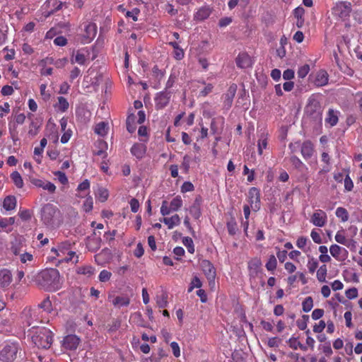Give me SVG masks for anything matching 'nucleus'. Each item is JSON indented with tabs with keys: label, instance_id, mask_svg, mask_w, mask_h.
I'll list each match as a JSON object with an SVG mask.
<instances>
[{
	"label": "nucleus",
	"instance_id": "14",
	"mask_svg": "<svg viewBox=\"0 0 362 362\" xmlns=\"http://www.w3.org/2000/svg\"><path fill=\"white\" fill-rule=\"evenodd\" d=\"M300 151L305 160L310 159L315 152L313 144L310 140L305 141L302 144Z\"/></svg>",
	"mask_w": 362,
	"mask_h": 362
},
{
	"label": "nucleus",
	"instance_id": "11",
	"mask_svg": "<svg viewBox=\"0 0 362 362\" xmlns=\"http://www.w3.org/2000/svg\"><path fill=\"white\" fill-rule=\"evenodd\" d=\"M108 300L117 308H120L123 306H127L130 303V299L127 296H115L111 294L108 296Z\"/></svg>",
	"mask_w": 362,
	"mask_h": 362
},
{
	"label": "nucleus",
	"instance_id": "20",
	"mask_svg": "<svg viewBox=\"0 0 362 362\" xmlns=\"http://www.w3.org/2000/svg\"><path fill=\"white\" fill-rule=\"evenodd\" d=\"M146 151V146L141 143L134 144L131 148V153L138 159L144 157Z\"/></svg>",
	"mask_w": 362,
	"mask_h": 362
},
{
	"label": "nucleus",
	"instance_id": "46",
	"mask_svg": "<svg viewBox=\"0 0 362 362\" xmlns=\"http://www.w3.org/2000/svg\"><path fill=\"white\" fill-rule=\"evenodd\" d=\"M267 146V140L264 137V136H262L261 138L258 141L257 146H258V152L259 155L262 154L263 149L266 148Z\"/></svg>",
	"mask_w": 362,
	"mask_h": 362
},
{
	"label": "nucleus",
	"instance_id": "23",
	"mask_svg": "<svg viewBox=\"0 0 362 362\" xmlns=\"http://www.w3.org/2000/svg\"><path fill=\"white\" fill-rule=\"evenodd\" d=\"M328 78L329 76L327 71L320 70L317 72L314 83L317 86H325L328 83Z\"/></svg>",
	"mask_w": 362,
	"mask_h": 362
},
{
	"label": "nucleus",
	"instance_id": "38",
	"mask_svg": "<svg viewBox=\"0 0 362 362\" xmlns=\"http://www.w3.org/2000/svg\"><path fill=\"white\" fill-rule=\"evenodd\" d=\"M288 343H289V346L296 350L298 348L300 349L301 350L303 351H306L307 350V347L304 345H303L300 341H298L297 340L296 338L295 337H291L289 340H288Z\"/></svg>",
	"mask_w": 362,
	"mask_h": 362
},
{
	"label": "nucleus",
	"instance_id": "62",
	"mask_svg": "<svg viewBox=\"0 0 362 362\" xmlns=\"http://www.w3.org/2000/svg\"><path fill=\"white\" fill-rule=\"evenodd\" d=\"M227 228L229 234L235 235L236 233V223L234 221L228 222L227 223Z\"/></svg>",
	"mask_w": 362,
	"mask_h": 362
},
{
	"label": "nucleus",
	"instance_id": "6",
	"mask_svg": "<svg viewBox=\"0 0 362 362\" xmlns=\"http://www.w3.org/2000/svg\"><path fill=\"white\" fill-rule=\"evenodd\" d=\"M305 112L314 118H318L321 115V106L315 98H310L305 107Z\"/></svg>",
	"mask_w": 362,
	"mask_h": 362
},
{
	"label": "nucleus",
	"instance_id": "30",
	"mask_svg": "<svg viewBox=\"0 0 362 362\" xmlns=\"http://www.w3.org/2000/svg\"><path fill=\"white\" fill-rule=\"evenodd\" d=\"M261 265L262 262L257 258L252 259L248 262V268L252 274H257Z\"/></svg>",
	"mask_w": 362,
	"mask_h": 362
},
{
	"label": "nucleus",
	"instance_id": "32",
	"mask_svg": "<svg viewBox=\"0 0 362 362\" xmlns=\"http://www.w3.org/2000/svg\"><path fill=\"white\" fill-rule=\"evenodd\" d=\"M135 115L134 114L129 115L127 118V129L129 132L133 133L136 130L135 125Z\"/></svg>",
	"mask_w": 362,
	"mask_h": 362
},
{
	"label": "nucleus",
	"instance_id": "24",
	"mask_svg": "<svg viewBox=\"0 0 362 362\" xmlns=\"http://www.w3.org/2000/svg\"><path fill=\"white\" fill-rule=\"evenodd\" d=\"M160 221L166 224L169 229H172L174 226L180 225V218L177 214H175L170 218H163Z\"/></svg>",
	"mask_w": 362,
	"mask_h": 362
},
{
	"label": "nucleus",
	"instance_id": "60",
	"mask_svg": "<svg viewBox=\"0 0 362 362\" xmlns=\"http://www.w3.org/2000/svg\"><path fill=\"white\" fill-rule=\"evenodd\" d=\"M326 324L323 320H320L318 325H315L313 327V332L315 333H320L325 328Z\"/></svg>",
	"mask_w": 362,
	"mask_h": 362
},
{
	"label": "nucleus",
	"instance_id": "49",
	"mask_svg": "<svg viewBox=\"0 0 362 362\" xmlns=\"http://www.w3.org/2000/svg\"><path fill=\"white\" fill-rule=\"evenodd\" d=\"M318 267V262L317 261L314 259L313 257L309 259L308 262V268L309 269V272L310 273H314L316 269Z\"/></svg>",
	"mask_w": 362,
	"mask_h": 362
},
{
	"label": "nucleus",
	"instance_id": "36",
	"mask_svg": "<svg viewBox=\"0 0 362 362\" xmlns=\"http://www.w3.org/2000/svg\"><path fill=\"white\" fill-rule=\"evenodd\" d=\"M11 177L17 187H18V188L23 187V179L18 172L15 171V172L12 173L11 175Z\"/></svg>",
	"mask_w": 362,
	"mask_h": 362
},
{
	"label": "nucleus",
	"instance_id": "31",
	"mask_svg": "<svg viewBox=\"0 0 362 362\" xmlns=\"http://www.w3.org/2000/svg\"><path fill=\"white\" fill-rule=\"evenodd\" d=\"M168 294L163 292L160 295L156 296V303L160 308H165L168 305Z\"/></svg>",
	"mask_w": 362,
	"mask_h": 362
},
{
	"label": "nucleus",
	"instance_id": "33",
	"mask_svg": "<svg viewBox=\"0 0 362 362\" xmlns=\"http://www.w3.org/2000/svg\"><path fill=\"white\" fill-rule=\"evenodd\" d=\"M182 206V200L180 196H177L170 202V207L173 211H177Z\"/></svg>",
	"mask_w": 362,
	"mask_h": 362
},
{
	"label": "nucleus",
	"instance_id": "25",
	"mask_svg": "<svg viewBox=\"0 0 362 362\" xmlns=\"http://www.w3.org/2000/svg\"><path fill=\"white\" fill-rule=\"evenodd\" d=\"M329 252L332 256L338 260L344 259V258H340V255L342 252H344L345 253L347 252L346 249L336 244L331 245Z\"/></svg>",
	"mask_w": 362,
	"mask_h": 362
},
{
	"label": "nucleus",
	"instance_id": "50",
	"mask_svg": "<svg viewBox=\"0 0 362 362\" xmlns=\"http://www.w3.org/2000/svg\"><path fill=\"white\" fill-rule=\"evenodd\" d=\"M290 160L292 165L297 169H300L304 165L303 162L296 156H292Z\"/></svg>",
	"mask_w": 362,
	"mask_h": 362
},
{
	"label": "nucleus",
	"instance_id": "29",
	"mask_svg": "<svg viewBox=\"0 0 362 362\" xmlns=\"http://www.w3.org/2000/svg\"><path fill=\"white\" fill-rule=\"evenodd\" d=\"M85 31L86 37L93 39L95 36L97 32L95 24L91 23H88L86 25Z\"/></svg>",
	"mask_w": 362,
	"mask_h": 362
},
{
	"label": "nucleus",
	"instance_id": "63",
	"mask_svg": "<svg viewBox=\"0 0 362 362\" xmlns=\"http://www.w3.org/2000/svg\"><path fill=\"white\" fill-rule=\"evenodd\" d=\"M1 92L3 95H11L13 93V88L11 86L6 85L3 86Z\"/></svg>",
	"mask_w": 362,
	"mask_h": 362
},
{
	"label": "nucleus",
	"instance_id": "19",
	"mask_svg": "<svg viewBox=\"0 0 362 362\" xmlns=\"http://www.w3.org/2000/svg\"><path fill=\"white\" fill-rule=\"evenodd\" d=\"M88 55L89 53H88V54H85L81 50L76 51L75 54L74 52H73L72 56L70 59V62L71 64L78 63L81 65H83L87 62Z\"/></svg>",
	"mask_w": 362,
	"mask_h": 362
},
{
	"label": "nucleus",
	"instance_id": "41",
	"mask_svg": "<svg viewBox=\"0 0 362 362\" xmlns=\"http://www.w3.org/2000/svg\"><path fill=\"white\" fill-rule=\"evenodd\" d=\"M327 267L326 265H322L320 267L317 272V278L319 281L324 282L325 281L326 274H327Z\"/></svg>",
	"mask_w": 362,
	"mask_h": 362
},
{
	"label": "nucleus",
	"instance_id": "10",
	"mask_svg": "<svg viewBox=\"0 0 362 362\" xmlns=\"http://www.w3.org/2000/svg\"><path fill=\"white\" fill-rule=\"evenodd\" d=\"M238 86L236 84H231L224 95L223 105L227 110L230 109L232 106L233 98L235 95Z\"/></svg>",
	"mask_w": 362,
	"mask_h": 362
},
{
	"label": "nucleus",
	"instance_id": "27",
	"mask_svg": "<svg viewBox=\"0 0 362 362\" xmlns=\"http://www.w3.org/2000/svg\"><path fill=\"white\" fill-rule=\"evenodd\" d=\"M211 8L209 7H202L196 13L195 18L197 20L203 21L207 18L211 14Z\"/></svg>",
	"mask_w": 362,
	"mask_h": 362
},
{
	"label": "nucleus",
	"instance_id": "37",
	"mask_svg": "<svg viewBox=\"0 0 362 362\" xmlns=\"http://www.w3.org/2000/svg\"><path fill=\"white\" fill-rule=\"evenodd\" d=\"M42 309L46 313H51L52 310V303L49 298H45L41 303L38 305V310Z\"/></svg>",
	"mask_w": 362,
	"mask_h": 362
},
{
	"label": "nucleus",
	"instance_id": "5",
	"mask_svg": "<svg viewBox=\"0 0 362 362\" xmlns=\"http://www.w3.org/2000/svg\"><path fill=\"white\" fill-rule=\"evenodd\" d=\"M333 13L342 20H346L351 12V4L349 1H339L332 8Z\"/></svg>",
	"mask_w": 362,
	"mask_h": 362
},
{
	"label": "nucleus",
	"instance_id": "8",
	"mask_svg": "<svg viewBox=\"0 0 362 362\" xmlns=\"http://www.w3.org/2000/svg\"><path fill=\"white\" fill-rule=\"evenodd\" d=\"M249 202L253 211H257L260 209V193L256 187H252L248 192Z\"/></svg>",
	"mask_w": 362,
	"mask_h": 362
},
{
	"label": "nucleus",
	"instance_id": "35",
	"mask_svg": "<svg viewBox=\"0 0 362 362\" xmlns=\"http://www.w3.org/2000/svg\"><path fill=\"white\" fill-rule=\"evenodd\" d=\"M57 106L59 110L64 112L69 109V104L65 98L60 96L58 97V104Z\"/></svg>",
	"mask_w": 362,
	"mask_h": 362
},
{
	"label": "nucleus",
	"instance_id": "12",
	"mask_svg": "<svg viewBox=\"0 0 362 362\" xmlns=\"http://www.w3.org/2000/svg\"><path fill=\"white\" fill-rule=\"evenodd\" d=\"M327 214L322 210H317L311 218V222L316 226L322 227L327 222Z\"/></svg>",
	"mask_w": 362,
	"mask_h": 362
},
{
	"label": "nucleus",
	"instance_id": "54",
	"mask_svg": "<svg viewBox=\"0 0 362 362\" xmlns=\"http://www.w3.org/2000/svg\"><path fill=\"white\" fill-rule=\"evenodd\" d=\"M281 340L278 337H272L269 339L267 341V345L271 348L278 347L281 343Z\"/></svg>",
	"mask_w": 362,
	"mask_h": 362
},
{
	"label": "nucleus",
	"instance_id": "28",
	"mask_svg": "<svg viewBox=\"0 0 362 362\" xmlns=\"http://www.w3.org/2000/svg\"><path fill=\"white\" fill-rule=\"evenodd\" d=\"M108 129V124L106 122H101L98 123L95 127V133L101 136H104L107 134Z\"/></svg>",
	"mask_w": 362,
	"mask_h": 362
},
{
	"label": "nucleus",
	"instance_id": "13",
	"mask_svg": "<svg viewBox=\"0 0 362 362\" xmlns=\"http://www.w3.org/2000/svg\"><path fill=\"white\" fill-rule=\"evenodd\" d=\"M95 235V233L94 232L93 236H89L86 239V247L91 252H96L101 246V238Z\"/></svg>",
	"mask_w": 362,
	"mask_h": 362
},
{
	"label": "nucleus",
	"instance_id": "42",
	"mask_svg": "<svg viewBox=\"0 0 362 362\" xmlns=\"http://www.w3.org/2000/svg\"><path fill=\"white\" fill-rule=\"evenodd\" d=\"M303 310L305 313H308L311 310L313 306V301L311 297H307L302 303Z\"/></svg>",
	"mask_w": 362,
	"mask_h": 362
},
{
	"label": "nucleus",
	"instance_id": "2",
	"mask_svg": "<svg viewBox=\"0 0 362 362\" xmlns=\"http://www.w3.org/2000/svg\"><path fill=\"white\" fill-rule=\"evenodd\" d=\"M41 220L48 227H58L61 223V212L54 204H46L41 209Z\"/></svg>",
	"mask_w": 362,
	"mask_h": 362
},
{
	"label": "nucleus",
	"instance_id": "39",
	"mask_svg": "<svg viewBox=\"0 0 362 362\" xmlns=\"http://www.w3.org/2000/svg\"><path fill=\"white\" fill-rule=\"evenodd\" d=\"M277 261L274 255L269 256L265 267L268 271H274L276 268Z\"/></svg>",
	"mask_w": 362,
	"mask_h": 362
},
{
	"label": "nucleus",
	"instance_id": "15",
	"mask_svg": "<svg viewBox=\"0 0 362 362\" xmlns=\"http://www.w3.org/2000/svg\"><path fill=\"white\" fill-rule=\"evenodd\" d=\"M78 344L79 339L74 334L66 336L63 340V346L66 349H76Z\"/></svg>",
	"mask_w": 362,
	"mask_h": 362
},
{
	"label": "nucleus",
	"instance_id": "45",
	"mask_svg": "<svg viewBox=\"0 0 362 362\" xmlns=\"http://www.w3.org/2000/svg\"><path fill=\"white\" fill-rule=\"evenodd\" d=\"M93 202L91 197L86 199L83 204V209L86 212H90L93 209Z\"/></svg>",
	"mask_w": 362,
	"mask_h": 362
},
{
	"label": "nucleus",
	"instance_id": "1",
	"mask_svg": "<svg viewBox=\"0 0 362 362\" xmlns=\"http://www.w3.org/2000/svg\"><path fill=\"white\" fill-rule=\"evenodd\" d=\"M38 281L42 287L49 291L58 290L62 284L59 271L52 268L40 272Z\"/></svg>",
	"mask_w": 362,
	"mask_h": 362
},
{
	"label": "nucleus",
	"instance_id": "22",
	"mask_svg": "<svg viewBox=\"0 0 362 362\" xmlns=\"http://www.w3.org/2000/svg\"><path fill=\"white\" fill-rule=\"evenodd\" d=\"M95 259L98 264L108 262L112 259V252L110 249L105 248L95 256Z\"/></svg>",
	"mask_w": 362,
	"mask_h": 362
},
{
	"label": "nucleus",
	"instance_id": "40",
	"mask_svg": "<svg viewBox=\"0 0 362 362\" xmlns=\"http://www.w3.org/2000/svg\"><path fill=\"white\" fill-rule=\"evenodd\" d=\"M40 124L37 122L32 121L30 127L28 134L31 136H35L37 134Z\"/></svg>",
	"mask_w": 362,
	"mask_h": 362
},
{
	"label": "nucleus",
	"instance_id": "21",
	"mask_svg": "<svg viewBox=\"0 0 362 362\" xmlns=\"http://www.w3.org/2000/svg\"><path fill=\"white\" fill-rule=\"evenodd\" d=\"M24 315L28 317V326H32L33 327H35V322H38V309L34 310H28L24 311Z\"/></svg>",
	"mask_w": 362,
	"mask_h": 362
},
{
	"label": "nucleus",
	"instance_id": "51",
	"mask_svg": "<svg viewBox=\"0 0 362 362\" xmlns=\"http://www.w3.org/2000/svg\"><path fill=\"white\" fill-rule=\"evenodd\" d=\"M309 319L308 315H303L301 320L297 321V326L300 330H305L307 327V322Z\"/></svg>",
	"mask_w": 362,
	"mask_h": 362
},
{
	"label": "nucleus",
	"instance_id": "56",
	"mask_svg": "<svg viewBox=\"0 0 362 362\" xmlns=\"http://www.w3.org/2000/svg\"><path fill=\"white\" fill-rule=\"evenodd\" d=\"M42 188L50 193H54L56 190L55 185L49 181H45Z\"/></svg>",
	"mask_w": 362,
	"mask_h": 362
},
{
	"label": "nucleus",
	"instance_id": "18",
	"mask_svg": "<svg viewBox=\"0 0 362 362\" xmlns=\"http://www.w3.org/2000/svg\"><path fill=\"white\" fill-rule=\"evenodd\" d=\"M236 64L242 69L250 67L252 65L251 58L245 53L240 54L236 58Z\"/></svg>",
	"mask_w": 362,
	"mask_h": 362
},
{
	"label": "nucleus",
	"instance_id": "53",
	"mask_svg": "<svg viewBox=\"0 0 362 362\" xmlns=\"http://www.w3.org/2000/svg\"><path fill=\"white\" fill-rule=\"evenodd\" d=\"M335 240L342 245H347V240L341 231H338L335 235Z\"/></svg>",
	"mask_w": 362,
	"mask_h": 362
},
{
	"label": "nucleus",
	"instance_id": "34",
	"mask_svg": "<svg viewBox=\"0 0 362 362\" xmlns=\"http://www.w3.org/2000/svg\"><path fill=\"white\" fill-rule=\"evenodd\" d=\"M336 216L341 218V221L346 222L349 219V213L345 208L338 207L336 210Z\"/></svg>",
	"mask_w": 362,
	"mask_h": 362
},
{
	"label": "nucleus",
	"instance_id": "48",
	"mask_svg": "<svg viewBox=\"0 0 362 362\" xmlns=\"http://www.w3.org/2000/svg\"><path fill=\"white\" fill-rule=\"evenodd\" d=\"M310 71V66L308 64H305L300 67L298 71V76L299 78H305Z\"/></svg>",
	"mask_w": 362,
	"mask_h": 362
},
{
	"label": "nucleus",
	"instance_id": "16",
	"mask_svg": "<svg viewBox=\"0 0 362 362\" xmlns=\"http://www.w3.org/2000/svg\"><path fill=\"white\" fill-rule=\"evenodd\" d=\"M202 202V199L200 196H197L192 206L189 208V213L192 214V216L195 218L198 219L202 215L201 212V204Z\"/></svg>",
	"mask_w": 362,
	"mask_h": 362
},
{
	"label": "nucleus",
	"instance_id": "55",
	"mask_svg": "<svg viewBox=\"0 0 362 362\" xmlns=\"http://www.w3.org/2000/svg\"><path fill=\"white\" fill-rule=\"evenodd\" d=\"M346 296L349 299H354L358 296V290L356 288H351L346 291Z\"/></svg>",
	"mask_w": 362,
	"mask_h": 362
},
{
	"label": "nucleus",
	"instance_id": "3",
	"mask_svg": "<svg viewBox=\"0 0 362 362\" xmlns=\"http://www.w3.org/2000/svg\"><path fill=\"white\" fill-rule=\"evenodd\" d=\"M52 332L47 328H42L33 337L32 340L35 345L41 349H48L52 344Z\"/></svg>",
	"mask_w": 362,
	"mask_h": 362
},
{
	"label": "nucleus",
	"instance_id": "4",
	"mask_svg": "<svg viewBox=\"0 0 362 362\" xmlns=\"http://www.w3.org/2000/svg\"><path fill=\"white\" fill-rule=\"evenodd\" d=\"M18 349L17 344H6L0 351V360L4 362H13L16 358Z\"/></svg>",
	"mask_w": 362,
	"mask_h": 362
},
{
	"label": "nucleus",
	"instance_id": "26",
	"mask_svg": "<svg viewBox=\"0 0 362 362\" xmlns=\"http://www.w3.org/2000/svg\"><path fill=\"white\" fill-rule=\"evenodd\" d=\"M3 206H4V208L7 211H10V210L15 209V207L16 206V197L13 196L6 197L4 199Z\"/></svg>",
	"mask_w": 362,
	"mask_h": 362
},
{
	"label": "nucleus",
	"instance_id": "64",
	"mask_svg": "<svg viewBox=\"0 0 362 362\" xmlns=\"http://www.w3.org/2000/svg\"><path fill=\"white\" fill-rule=\"evenodd\" d=\"M324 315V310L322 309H315L312 313V317L313 320H318L321 318Z\"/></svg>",
	"mask_w": 362,
	"mask_h": 362
},
{
	"label": "nucleus",
	"instance_id": "43",
	"mask_svg": "<svg viewBox=\"0 0 362 362\" xmlns=\"http://www.w3.org/2000/svg\"><path fill=\"white\" fill-rule=\"evenodd\" d=\"M326 122L331 124V126H334L337 124L338 122V117L334 114V110H329L328 112V117L326 119Z\"/></svg>",
	"mask_w": 362,
	"mask_h": 362
},
{
	"label": "nucleus",
	"instance_id": "59",
	"mask_svg": "<svg viewBox=\"0 0 362 362\" xmlns=\"http://www.w3.org/2000/svg\"><path fill=\"white\" fill-rule=\"evenodd\" d=\"M170 347L173 350V355L175 357H179L180 356V350L178 344L175 341H173L170 344Z\"/></svg>",
	"mask_w": 362,
	"mask_h": 362
},
{
	"label": "nucleus",
	"instance_id": "7",
	"mask_svg": "<svg viewBox=\"0 0 362 362\" xmlns=\"http://www.w3.org/2000/svg\"><path fill=\"white\" fill-rule=\"evenodd\" d=\"M172 95L170 90H163L156 94L155 98L156 107L163 109L168 105Z\"/></svg>",
	"mask_w": 362,
	"mask_h": 362
},
{
	"label": "nucleus",
	"instance_id": "17",
	"mask_svg": "<svg viewBox=\"0 0 362 362\" xmlns=\"http://www.w3.org/2000/svg\"><path fill=\"white\" fill-rule=\"evenodd\" d=\"M12 281L11 272L8 269H2L0 271V287L6 288Z\"/></svg>",
	"mask_w": 362,
	"mask_h": 362
},
{
	"label": "nucleus",
	"instance_id": "57",
	"mask_svg": "<svg viewBox=\"0 0 362 362\" xmlns=\"http://www.w3.org/2000/svg\"><path fill=\"white\" fill-rule=\"evenodd\" d=\"M202 286V282L200 279L195 276L192 282H191V286L189 288L188 291L191 292L194 288H200Z\"/></svg>",
	"mask_w": 362,
	"mask_h": 362
},
{
	"label": "nucleus",
	"instance_id": "47",
	"mask_svg": "<svg viewBox=\"0 0 362 362\" xmlns=\"http://www.w3.org/2000/svg\"><path fill=\"white\" fill-rule=\"evenodd\" d=\"M173 211L171 208L168 206V202L167 201H163L162 205L160 207V213L163 216H167Z\"/></svg>",
	"mask_w": 362,
	"mask_h": 362
},
{
	"label": "nucleus",
	"instance_id": "52",
	"mask_svg": "<svg viewBox=\"0 0 362 362\" xmlns=\"http://www.w3.org/2000/svg\"><path fill=\"white\" fill-rule=\"evenodd\" d=\"M112 276L111 272L107 270H103L99 274V280L102 282L107 281Z\"/></svg>",
	"mask_w": 362,
	"mask_h": 362
},
{
	"label": "nucleus",
	"instance_id": "61",
	"mask_svg": "<svg viewBox=\"0 0 362 362\" xmlns=\"http://www.w3.org/2000/svg\"><path fill=\"white\" fill-rule=\"evenodd\" d=\"M129 204H130L132 211L134 213L137 212L139 209V201L136 199L133 198L131 199Z\"/></svg>",
	"mask_w": 362,
	"mask_h": 362
},
{
	"label": "nucleus",
	"instance_id": "58",
	"mask_svg": "<svg viewBox=\"0 0 362 362\" xmlns=\"http://www.w3.org/2000/svg\"><path fill=\"white\" fill-rule=\"evenodd\" d=\"M54 174L56 176H57L59 181L62 184L65 185L68 182V178L64 173H62L61 171H57Z\"/></svg>",
	"mask_w": 362,
	"mask_h": 362
},
{
	"label": "nucleus",
	"instance_id": "9",
	"mask_svg": "<svg viewBox=\"0 0 362 362\" xmlns=\"http://www.w3.org/2000/svg\"><path fill=\"white\" fill-rule=\"evenodd\" d=\"M201 267L210 283H214L216 269L213 264L209 260L204 259L201 262Z\"/></svg>",
	"mask_w": 362,
	"mask_h": 362
},
{
	"label": "nucleus",
	"instance_id": "44",
	"mask_svg": "<svg viewBox=\"0 0 362 362\" xmlns=\"http://www.w3.org/2000/svg\"><path fill=\"white\" fill-rule=\"evenodd\" d=\"M182 243L183 244L186 246V247L187 248V250L190 253H194V243H193V240L191 238L189 237H185L182 240Z\"/></svg>",
	"mask_w": 362,
	"mask_h": 362
}]
</instances>
